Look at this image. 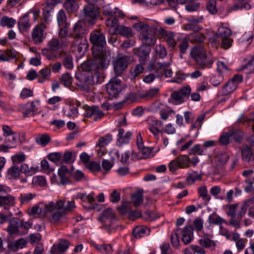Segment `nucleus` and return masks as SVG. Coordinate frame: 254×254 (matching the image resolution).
Listing matches in <instances>:
<instances>
[{"mask_svg": "<svg viewBox=\"0 0 254 254\" xmlns=\"http://www.w3.org/2000/svg\"><path fill=\"white\" fill-rule=\"evenodd\" d=\"M110 58L109 55L93 56L84 61L80 68L82 71L86 73L81 78V82L85 85V89L88 88L89 86L102 82L101 74L105 69L108 68L110 64Z\"/></svg>", "mask_w": 254, "mask_h": 254, "instance_id": "f257e3e1", "label": "nucleus"}, {"mask_svg": "<svg viewBox=\"0 0 254 254\" xmlns=\"http://www.w3.org/2000/svg\"><path fill=\"white\" fill-rule=\"evenodd\" d=\"M75 207L74 201H66L64 199H59L56 202L50 201L44 206L46 214L47 212H53L49 217V220L54 224H59L64 215L72 211Z\"/></svg>", "mask_w": 254, "mask_h": 254, "instance_id": "f03ea898", "label": "nucleus"}, {"mask_svg": "<svg viewBox=\"0 0 254 254\" xmlns=\"http://www.w3.org/2000/svg\"><path fill=\"white\" fill-rule=\"evenodd\" d=\"M87 30L85 28V23L77 21L72 28L71 36L74 39L71 46L74 50L77 51L79 56H83L88 49V41L85 37Z\"/></svg>", "mask_w": 254, "mask_h": 254, "instance_id": "7ed1b4c3", "label": "nucleus"}, {"mask_svg": "<svg viewBox=\"0 0 254 254\" xmlns=\"http://www.w3.org/2000/svg\"><path fill=\"white\" fill-rule=\"evenodd\" d=\"M159 26L158 24H147L139 21L133 24V27L139 33L140 39L143 44L154 45L156 42L155 35L159 32Z\"/></svg>", "mask_w": 254, "mask_h": 254, "instance_id": "20e7f679", "label": "nucleus"}, {"mask_svg": "<svg viewBox=\"0 0 254 254\" xmlns=\"http://www.w3.org/2000/svg\"><path fill=\"white\" fill-rule=\"evenodd\" d=\"M87 2L81 12V18L86 23L93 24L100 16L99 8L95 5V0H85Z\"/></svg>", "mask_w": 254, "mask_h": 254, "instance_id": "39448f33", "label": "nucleus"}, {"mask_svg": "<svg viewBox=\"0 0 254 254\" xmlns=\"http://www.w3.org/2000/svg\"><path fill=\"white\" fill-rule=\"evenodd\" d=\"M90 41L93 44V56L108 55L106 51L104 49L106 42L105 36L103 33L97 31H93L90 34Z\"/></svg>", "mask_w": 254, "mask_h": 254, "instance_id": "423d86ee", "label": "nucleus"}, {"mask_svg": "<svg viewBox=\"0 0 254 254\" xmlns=\"http://www.w3.org/2000/svg\"><path fill=\"white\" fill-rule=\"evenodd\" d=\"M190 55L202 69L210 68L211 64L214 62L212 59L207 57L206 50L202 46H197L193 48L191 51Z\"/></svg>", "mask_w": 254, "mask_h": 254, "instance_id": "0eeeda50", "label": "nucleus"}, {"mask_svg": "<svg viewBox=\"0 0 254 254\" xmlns=\"http://www.w3.org/2000/svg\"><path fill=\"white\" fill-rule=\"evenodd\" d=\"M62 41L60 43L56 38H53L47 43V47L42 51V55L45 56L49 60H56L58 58V50L62 47Z\"/></svg>", "mask_w": 254, "mask_h": 254, "instance_id": "6e6552de", "label": "nucleus"}, {"mask_svg": "<svg viewBox=\"0 0 254 254\" xmlns=\"http://www.w3.org/2000/svg\"><path fill=\"white\" fill-rule=\"evenodd\" d=\"M124 88L121 80L117 77L112 78L106 84V90L110 99L118 98Z\"/></svg>", "mask_w": 254, "mask_h": 254, "instance_id": "1a4fd4ad", "label": "nucleus"}, {"mask_svg": "<svg viewBox=\"0 0 254 254\" xmlns=\"http://www.w3.org/2000/svg\"><path fill=\"white\" fill-rule=\"evenodd\" d=\"M117 218L115 212L112 209L108 208L105 209L99 218V220L104 223L101 227L102 228L105 229L109 231L113 224L116 222Z\"/></svg>", "mask_w": 254, "mask_h": 254, "instance_id": "9d476101", "label": "nucleus"}, {"mask_svg": "<svg viewBox=\"0 0 254 254\" xmlns=\"http://www.w3.org/2000/svg\"><path fill=\"white\" fill-rule=\"evenodd\" d=\"M127 56H118L113 62L114 70L116 76H121L127 68L130 62Z\"/></svg>", "mask_w": 254, "mask_h": 254, "instance_id": "9b49d317", "label": "nucleus"}, {"mask_svg": "<svg viewBox=\"0 0 254 254\" xmlns=\"http://www.w3.org/2000/svg\"><path fill=\"white\" fill-rule=\"evenodd\" d=\"M191 92L190 86L182 87L180 90L174 91L171 94L172 99L179 103H183L187 99Z\"/></svg>", "mask_w": 254, "mask_h": 254, "instance_id": "f8f14e48", "label": "nucleus"}, {"mask_svg": "<svg viewBox=\"0 0 254 254\" xmlns=\"http://www.w3.org/2000/svg\"><path fill=\"white\" fill-rule=\"evenodd\" d=\"M159 34L165 40L169 47L174 49L177 45V42L175 40V34L173 32L166 30L164 28L160 26Z\"/></svg>", "mask_w": 254, "mask_h": 254, "instance_id": "ddd939ff", "label": "nucleus"}, {"mask_svg": "<svg viewBox=\"0 0 254 254\" xmlns=\"http://www.w3.org/2000/svg\"><path fill=\"white\" fill-rule=\"evenodd\" d=\"M241 152L243 161L254 165V145L252 147L243 145L241 148Z\"/></svg>", "mask_w": 254, "mask_h": 254, "instance_id": "4468645a", "label": "nucleus"}, {"mask_svg": "<svg viewBox=\"0 0 254 254\" xmlns=\"http://www.w3.org/2000/svg\"><path fill=\"white\" fill-rule=\"evenodd\" d=\"M84 115L87 118L93 117L94 121L101 119L104 115L103 112L97 106H85Z\"/></svg>", "mask_w": 254, "mask_h": 254, "instance_id": "2eb2a0df", "label": "nucleus"}, {"mask_svg": "<svg viewBox=\"0 0 254 254\" xmlns=\"http://www.w3.org/2000/svg\"><path fill=\"white\" fill-rule=\"evenodd\" d=\"M253 202V200L251 199L245 200L241 206L240 210L237 214V220H230L229 224L236 227H239L240 221L245 214L247 207L250 206Z\"/></svg>", "mask_w": 254, "mask_h": 254, "instance_id": "dca6fc26", "label": "nucleus"}, {"mask_svg": "<svg viewBox=\"0 0 254 254\" xmlns=\"http://www.w3.org/2000/svg\"><path fill=\"white\" fill-rule=\"evenodd\" d=\"M45 26L44 24L37 25L32 32V39L34 44H38L43 42L45 37L44 30Z\"/></svg>", "mask_w": 254, "mask_h": 254, "instance_id": "f3484780", "label": "nucleus"}, {"mask_svg": "<svg viewBox=\"0 0 254 254\" xmlns=\"http://www.w3.org/2000/svg\"><path fill=\"white\" fill-rule=\"evenodd\" d=\"M151 51L150 46L143 44L136 51V54L139 57V61L141 64H144L148 59Z\"/></svg>", "mask_w": 254, "mask_h": 254, "instance_id": "a211bd4d", "label": "nucleus"}, {"mask_svg": "<svg viewBox=\"0 0 254 254\" xmlns=\"http://www.w3.org/2000/svg\"><path fill=\"white\" fill-rule=\"evenodd\" d=\"M132 135V132L130 131H125L122 128H119L117 144L119 146H122L128 143Z\"/></svg>", "mask_w": 254, "mask_h": 254, "instance_id": "6ab92c4d", "label": "nucleus"}, {"mask_svg": "<svg viewBox=\"0 0 254 254\" xmlns=\"http://www.w3.org/2000/svg\"><path fill=\"white\" fill-rule=\"evenodd\" d=\"M22 223L20 220L17 218H12L9 222V224L7 228V231L10 235H21L20 226Z\"/></svg>", "mask_w": 254, "mask_h": 254, "instance_id": "aec40b11", "label": "nucleus"}, {"mask_svg": "<svg viewBox=\"0 0 254 254\" xmlns=\"http://www.w3.org/2000/svg\"><path fill=\"white\" fill-rule=\"evenodd\" d=\"M193 228L189 225L186 226L183 230H182V242L185 245L190 243L192 239Z\"/></svg>", "mask_w": 254, "mask_h": 254, "instance_id": "412c9836", "label": "nucleus"}, {"mask_svg": "<svg viewBox=\"0 0 254 254\" xmlns=\"http://www.w3.org/2000/svg\"><path fill=\"white\" fill-rule=\"evenodd\" d=\"M63 6L68 13H75L79 8V5L76 0H64Z\"/></svg>", "mask_w": 254, "mask_h": 254, "instance_id": "4be33fe9", "label": "nucleus"}, {"mask_svg": "<svg viewBox=\"0 0 254 254\" xmlns=\"http://www.w3.org/2000/svg\"><path fill=\"white\" fill-rule=\"evenodd\" d=\"M159 92L160 89L158 87H154L142 92L139 96L141 99L149 100L159 95Z\"/></svg>", "mask_w": 254, "mask_h": 254, "instance_id": "5701e85b", "label": "nucleus"}, {"mask_svg": "<svg viewBox=\"0 0 254 254\" xmlns=\"http://www.w3.org/2000/svg\"><path fill=\"white\" fill-rule=\"evenodd\" d=\"M176 42L181 53V57H182V55L186 53L189 48L188 40L186 37H178Z\"/></svg>", "mask_w": 254, "mask_h": 254, "instance_id": "b1692460", "label": "nucleus"}, {"mask_svg": "<svg viewBox=\"0 0 254 254\" xmlns=\"http://www.w3.org/2000/svg\"><path fill=\"white\" fill-rule=\"evenodd\" d=\"M18 26L21 33L25 32L29 29L31 25L27 15L25 14L19 19Z\"/></svg>", "mask_w": 254, "mask_h": 254, "instance_id": "393cba45", "label": "nucleus"}, {"mask_svg": "<svg viewBox=\"0 0 254 254\" xmlns=\"http://www.w3.org/2000/svg\"><path fill=\"white\" fill-rule=\"evenodd\" d=\"M182 233V229L177 228L174 230L170 235V243L173 248L178 249L180 245L179 236Z\"/></svg>", "mask_w": 254, "mask_h": 254, "instance_id": "a878e982", "label": "nucleus"}, {"mask_svg": "<svg viewBox=\"0 0 254 254\" xmlns=\"http://www.w3.org/2000/svg\"><path fill=\"white\" fill-rule=\"evenodd\" d=\"M150 230L146 227L139 226L135 227L132 230V235L136 239H139L144 235H149Z\"/></svg>", "mask_w": 254, "mask_h": 254, "instance_id": "bb28decb", "label": "nucleus"}, {"mask_svg": "<svg viewBox=\"0 0 254 254\" xmlns=\"http://www.w3.org/2000/svg\"><path fill=\"white\" fill-rule=\"evenodd\" d=\"M27 244L26 241L23 238L16 241L10 242L8 243L7 247L13 251H16L19 249H22Z\"/></svg>", "mask_w": 254, "mask_h": 254, "instance_id": "cd10ccee", "label": "nucleus"}, {"mask_svg": "<svg viewBox=\"0 0 254 254\" xmlns=\"http://www.w3.org/2000/svg\"><path fill=\"white\" fill-rule=\"evenodd\" d=\"M39 105L38 101H32L31 102L30 105L26 107V111L23 113L24 117H28L34 115L37 113L38 107Z\"/></svg>", "mask_w": 254, "mask_h": 254, "instance_id": "c85d7f7f", "label": "nucleus"}, {"mask_svg": "<svg viewBox=\"0 0 254 254\" xmlns=\"http://www.w3.org/2000/svg\"><path fill=\"white\" fill-rule=\"evenodd\" d=\"M119 33V34L127 38H130L133 36V33L131 28L129 27H127L123 25L118 26L113 33Z\"/></svg>", "mask_w": 254, "mask_h": 254, "instance_id": "c756f323", "label": "nucleus"}, {"mask_svg": "<svg viewBox=\"0 0 254 254\" xmlns=\"http://www.w3.org/2000/svg\"><path fill=\"white\" fill-rule=\"evenodd\" d=\"M237 87L236 84L230 80L222 87L221 94L223 95H227L234 91Z\"/></svg>", "mask_w": 254, "mask_h": 254, "instance_id": "7c9ffc66", "label": "nucleus"}, {"mask_svg": "<svg viewBox=\"0 0 254 254\" xmlns=\"http://www.w3.org/2000/svg\"><path fill=\"white\" fill-rule=\"evenodd\" d=\"M69 173V170L65 166H61L58 170V175L60 178V183L64 185L69 182L66 175Z\"/></svg>", "mask_w": 254, "mask_h": 254, "instance_id": "2f4dec72", "label": "nucleus"}, {"mask_svg": "<svg viewBox=\"0 0 254 254\" xmlns=\"http://www.w3.org/2000/svg\"><path fill=\"white\" fill-rule=\"evenodd\" d=\"M231 138H233L236 142H241L244 136V133L239 129L233 128L229 130Z\"/></svg>", "mask_w": 254, "mask_h": 254, "instance_id": "473e14b6", "label": "nucleus"}, {"mask_svg": "<svg viewBox=\"0 0 254 254\" xmlns=\"http://www.w3.org/2000/svg\"><path fill=\"white\" fill-rule=\"evenodd\" d=\"M93 246L98 251L103 254H109L113 252L112 246L111 245H98L93 243Z\"/></svg>", "mask_w": 254, "mask_h": 254, "instance_id": "72a5a7b5", "label": "nucleus"}, {"mask_svg": "<svg viewBox=\"0 0 254 254\" xmlns=\"http://www.w3.org/2000/svg\"><path fill=\"white\" fill-rule=\"evenodd\" d=\"M131 199L135 207L139 206L143 202V190H138L131 194Z\"/></svg>", "mask_w": 254, "mask_h": 254, "instance_id": "f704fd0d", "label": "nucleus"}, {"mask_svg": "<svg viewBox=\"0 0 254 254\" xmlns=\"http://www.w3.org/2000/svg\"><path fill=\"white\" fill-rule=\"evenodd\" d=\"M57 23L59 27H62L65 25H69L67 22V17L65 11L63 9H60L57 14Z\"/></svg>", "mask_w": 254, "mask_h": 254, "instance_id": "c9c22d12", "label": "nucleus"}, {"mask_svg": "<svg viewBox=\"0 0 254 254\" xmlns=\"http://www.w3.org/2000/svg\"><path fill=\"white\" fill-rule=\"evenodd\" d=\"M20 175V171L18 167L14 165L11 166L7 171V175L9 179H17Z\"/></svg>", "mask_w": 254, "mask_h": 254, "instance_id": "e433bc0d", "label": "nucleus"}, {"mask_svg": "<svg viewBox=\"0 0 254 254\" xmlns=\"http://www.w3.org/2000/svg\"><path fill=\"white\" fill-rule=\"evenodd\" d=\"M231 34V30L229 28L223 26L220 27L218 29L217 32L216 33L217 37L219 39L226 38H230Z\"/></svg>", "mask_w": 254, "mask_h": 254, "instance_id": "4c0bfd02", "label": "nucleus"}, {"mask_svg": "<svg viewBox=\"0 0 254 254\" xmlns=\"http://www.w3.org/2000/svg\"><path fill=\"white\" fill-rule=\"evenodd\" d=\"M147 122L149 125H151L152 122V126H150L148 129L153 133L155 137L158 139L159 138V133L160 131L156 127H154V125H157L158 121L154 120L153 118H149L147 120Z\"/></svg>", "mask_w": 254, "mask_h": 254, "instance_id": "58836bf2", "label": "nucleus"}, {"mask_svg": "<svg viewBox=\"0 0 254 254\" xmlns=\"http://www.w3.org/2000/svg\"><path fill=\"white\" fill-rule=\"evenodd\" d=\"M208 222L210 224L221 225L222 223H227L225 220L215 213L210 215L208 217Z\"/></svg>", "mask_w": 254, "mask_h": 254, "instance_id": "ea45409f", "label": "nucleus"}, {"mask_svg": "<svg viewBox=\"0 0 254 254\" xmlns=\"http://www.w3.org/2000/svg\"><path fill=\"white\" fill-rule=\"evenodd\" d=\"M15 197L11 195H8L0 197V206L2 205H7L8 206H14Z\"/></svg>", "mask_w": 254, "mask_h": 254, "instance_id": "a19ab883", "label": "nucleus"}, {"mask_svg": "<svg viewBox=\"0 0 254 254\" xmlns=\"http://www.w3.org/2000/svg\"><path fill=\"white\" fill-rule=\"evenodd\" d=\"M177 159L178 161L180 168H187L189 167L190 164V159L187 155H180L177 157Z\"/></svg>", "mask_w": 254, "mask_h": 254, "instance_id": "79ce46f5", "label": "nucleus"}, {"mask_svg": "<svg viewBox=\"0 0 254 254\" xmlns=\"http://www.w3.org/2000/svg\"><path fill=\"white\" fill-rule=\"evenodd\" d=\"M112 140V136L110 134L100 137L96 144V147L102 148L110 143Z\"/></svg>", "mask_w": 254, "mask_h": 254, "instance_id": "37998d69", "label": "nucleus"}, {"mask_svg": "<svg viewBox=\"0 0 254 254\" xmlns=\"http://www.w3.org/2000/svg\"><path fill=\"white\" fill-rule=\"evenodd\" d=\"M78 104L70 105L64 111V114L71 118H75L78 115Z\"/></svg>", "mask_w": 254, "mask_h": 254, "instance_id": "c03bdc74", "label": "nucleus"}, {"mask_svg": "<svg viewBox=\"0 0 254 254\" xmlns=\"http://www.w3.org/2000/svg\"><path fill=\"white\" fill-rule=\"evenodd\" d=\"M50 139V137L47 134H39L35 138L36 142L43 146H46Z\"/></svg>", "mask_w": 254, "mask_h": 254, "instance_id": "a18cd8bd", "label": "nucleus"}, {"mask_svg": "<svg viewBox=\"0 0 254 254\" xmlns=\"http://www.w3.org/2000/svg\"><path fill=\"white\" fill-rule=\"evenodd\" d=\"M16 20L13 18H10L7 16H3L0 20V25L3 26H7L8 28L13 27L16 24Z\"/></svg>", "mask_w": 254, "mask_h": 254, "instance_id": "49530a36", "label": "nucleus"}, {"mask_svg": "<svg viewBox=\"0 0 254 254\" xmlns=\"http://www.w3.org/2000/svg\"><path fill=\"white\" fill-rule=\"evenodd\" d=\"M35 196V194L32 193H23L20 194L18 197V199L21 204L28 203Z\"/></svg>", "mask_w": 254, "mask_h": 254, "instance_id": "de8ad7c7", "label": "nucleus"}, {"mask_svg": "<svg viewBox=\"0 0 254 254\" xmlns=\"http://www.w3.org/2000/svg\"><path fill=\"white\" fill-rule=\"evenodd\" d=\"M61 82L65 87H69L71 85L72 77L68 73H65L61 75Z\"/></svg>", "mask_w": 254, "mask_h": 254, "instance_id": "09e8293b", "label": "nucleus"}, {"mask_svg": "<svg viewBox=\"0 0 254 254\" xmlns=\"http://www.w3.org/2000/svg\"><path fill=\"white\" fill-rule=\"evenodd\" d=\"M50 69L46 67L40 70L39 72V78L38 82L39 83H43L45 80L48 78L51 75Z\"/></svg>", "mask_w": 254, "mask_h": 254, "instance_id": "8fccbe9b", "label": "nucleus"}, {"mask_svg": "<svg viewBox=\"0 0 254 254\" xmlns=\"http://www.w3.org/2000/svg\"><path fill=\"white\" fill-rule=\"evenodd\" d=\"M238 204H232L227 206L228 211L227 214L231 217L230 220H237V215H236V208Z\"/></svg>", "mask_w": 254, "mask_h": 254, "instance_id": "3c124183", "label": "nucleus"}, {"mask_svg": "<svg viewBox=\"0 0 254 254\" xmlns=\"http://www.w3.org/2000/svg\"><path fill=\"white\" fill-rule=\"evenodd\" d=\"M117 209L121 214H125L130 211L131 209V202L123 201L122 204L117 207Z\"/></svg>", "mask_w": 254, "mask_h": 254, "instance_id": "603ef678", "label": "nucleus"}, {"mask_svg": "<svg viewBox=\"0 0 254 254\" xmlns=\"http://www.w3.org/2000/svg\"><path fill=\"white\" fill-rule=\"evenodd\" d=\"M20 171V173H24L26 176H32L36 172L34 168H29L28 165L26 164H23L21 165Z\"/></svg>", "mask_w": 254, "mask_h": 254, "instance_id": "864d4df0", "label": "nucleus"}, {"mask_svg": "<svg viewBox=\"0 0 254 254\" xmlns=\"http://www.w3.org/2000/svg\"><path fill=\"white\" fill-rule=\"evenodd\" d=\"M189 76V75L187 73H183L182 71H177L176 73L175 76L171 80V82L181 83L184 80Z\"/></svg>", "mask_w": 254, "mask_h": 254, "instance_id": "5fc2aeb1", "label": "nucleus"}, {"mask_svg": "<svg viewBox=\"0 0 254 254\" xmlns=\"http://www.w3.org/2000/svg\"><path fill=\"white\" fill-rule=\"evenodd\" d=\"M229 155L225 152H221L215 156V161L221 165L225 164L229 159Z\"/></svg>", "mask_w": 254, "mask_h": 254, "instance_id": "6e6d98bb", "label": "nucleus"}, {"mask_svg": "<svg viewBox=\"0 0 254 254\" xmlns=\"http://www.w3.org/2000/svg\"><path fill=\"white\" fill-rule=\"evenodd\" d=\"M109 17L106 21V25L108 27H115V31L119 25V21L116 17L109 16Z\"/></svg>", "mask_w": 254, "mask_h": 254, "instance_id": "4d7b16f0", "label": "nucleus"}, {"mask_svg": "<svg viewBox=\"0 0 254 254\" xmlns=\"http://www.w3.org/2000/svg\"><path fill=\"white\" fill-rule=\"evenodd\" d=\"M141 64L136 65L130 72L131 78H135L144 70V67Z\"/></svg>", "mask_w": 254, "mask_h": 254, "instance_id": "13d9d810", "label": "nucleus"}, {"mask_svg": "<svg viewBox=\"0 0 254 254\" xmlns=\"http://www.w3.org/2000/svg\"><path fill=\"white\" fill-rule=\"evenodd\" d=\"M199 244L206 248H214L215 244L214 242L208 238H204L199 240Z\"/></svg>", "mask_w": 254, "mask_h": 254, "instance_id": "bf43d9fd", "label": "nucleus"}, {"mask_svg": "<svg viewBox=\"0 0 254 254\" xmlns=\"http://www.w3.org/2000/svg\"><path fill=\"white\" fill-rule=\"evenodd\" d=\"M63 64L64 66L67 69H72L73 67V58L70 55H65L63 59Z\"/></svg>", "mask_w": 254, "mask_h": 254, "instance_id": "052dcab7", "label": "nucleus"}, {"mask_svg": "<svg viewBox=\"0 0 254 254\" xmlns=\"http://www.w3.org/2000/svg\"><path fill=\"white\" fill-rule=\"evenodd\" d=\"M198 193L200 197H202L203 200L207 201L210 199V196L208 195V192L206 187L202 186L198 188Z\"/></svg>", "mask_w": 254, "mask_h": 254, "instance_id": "680f3d73", "label": "nucleus"}, {"mask_svg": "<svg viewBox=\"0 0 254 254\" xmlns=\"http://www.w3.org/2000/svg\"><path fill=\"white\" fill-rule=\"evenodd\" d=\"M230 138L229 130L227 132H224L219 137V143L221 145H227L230 143Z\"/></svg>", "mask_w": 254, "mask_h": 254, "instance_id": "e2e57ef3", "label": "nucleus"}, {"mask_svg": "<svg viewBox=\"0 0 254 254\" xmlns=\"http://www.w3.org/2000/svg\"><path fill=\"white\" fill-rule=\"evenodd\" d=\"M155 53L157 57L163 59L167 55V51L165 47L162 45H157L155 47Z\"/></svg>", "mask_w": 254, "mask_h": 254, "instance_id": "0e129e2a", "label": "nucleus"}, {"mask_svg": "<svg viewBox=\"0 0 254 254\" xmlns=\"http://www.w3.org/2000/svg\"><path fill=\"white\" fill-rule=\"evenodd\" d=\"M22 223L20 226L21 235H24L28 233V230L32 227V224L29 221L24 222L23 220H20Z\"/></svg>", "mask_w": 254, "mask_h": 254, "instance_id": "69168bd1", "label": "nucleus"}, {"mask_svg": "<svg viewBox=\"0 0 254 254\" xmlns=\"http://www.w3.org/2000/svg\"><path fill=\"white\" fill-rule=\"evenodd\" d=\"M201 176L198 174L196 172H193L190 174L187 178V181L189 184H193L197 180H200Z\"/></svg>", "mask_w": 254, "mask_h": 254, "instance_id": "338daca9", "label": "nucleus"}, {"mask_svg": "<svg viewBox=\"0 0 254 254\" xmlns=\"http://www.w3.org/2000/svg\"><path fill=\"white\" fill-rule=\"evenodd\" d=\"M54 7L46 4L43 8V18L45 21L47 22L49 18L51 16V13L53 11Z\"/></svg>", "mask_w": 254, "mask_h": 254, "instance_id": "774afa93", "label": "nucleus"}]
</instances>
